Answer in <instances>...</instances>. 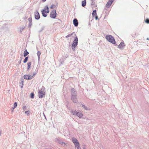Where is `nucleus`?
<instances>
[{
  "label": "nucleus",
  "mask_w": 149,
  "mask_h": 149,
  "mask_svg": "<svg viewBox=\"0 0 149 149\" xmlns=\"http://www.w3.org/2000/svg\"><path fill=\"white\" fill-rule=\"evenodd\" d=\"M75 146L76 149H81L79 143L78 144H75Z\"/></svg>",
  "instance_id": "nucleus-17"
},
{
  "label": "nucleus",
  "mask_w": 149,
  "mask_h": 149,
  "mask_svg": "<svg viewBox=\"0 0 149 149\" xmlns=\"http://www.w3.org/2000/svg\"><path fill=\"white\" fill-rule=\"evenodd\" d=\"M45 95V92L43 90L41 89L38 92V96L39 98H41L43 97Z\"/></svg>",
  "instance_id": "nucleus-5"
},
{
  "label": "nucleus",
  "mask_w": 149,
  "mask_h": 149,
  "mask_svg": "<svg viewBox=\"0 0 149 149\" xmlns=\"http://www.w3.org/2000/svg\"><path fill=\"white\" fill-rule=\"evenodd\" d=\"M145 22L147 24H149V19H146Z\"/></svg>",
  "instance_id": "nucleus-26"
},
{
  "label": "nucleus",
  "mask_w": 149,
  "mask_h": 149,
  "mask_svg": "<svg viewBox=\"0 0 149 149\" xmlns=\"http://www.w3.org/2000/svg\"><path fill=\"white\" fill-rule=\"evenodd\" d=\"M76 113H77V112H76V111H72L71 112L72 114L73 115H75V114H76Z\"/></svg>",
  "instance_id": "nucleus-27"
},
{
  "label": "nucleus",
  "mask_w": 149,
  "mask_h": 149,
  "mask_svg": "<svg viewBox=\"0 0 149 149\" xmlns=\"http://www.w3.org/2000/svg\"><path fill=\"white\" fill-rule=\"evenodd\" d=\"M71 91L72 94V96L73 95H76L75 90L74 88L72 89Z\"/></svg>",
  "instance_id": "nucleus-16"
},
{
  "label": "nucleus",
  "mask_w": 149,
  "mask_h": 149,
  "mask_svg": "<svg viewBox=\"0 0 149 149\" xmlns=\"http://www.w3.org/2000/svg\"><path fill=\"white\" fill-rule=\"evenodd\" d=\"M72 140L73 142L74 143L75 145L76 144H78L79 143L78 141L75 138H72Z\"/></svg>",
  "instance_id": "nucleus-10"
},
{
  "label": "nucleus",
  "mask_w": 149,
  "mask_h": 149,
  "mask_svg": "<svg viewBox=\"0 0 149 149\" xmlns=\"http://www.w3.org/2000/svg\"><path fill=\"white\" fill-rule=\"evenodd\" d=\"M31 62H29L27 63V65H28V68H27V70H29L30 67L31 66Z\"/></svg>",
  "instance_id": "nucleus-14"
},
{
  "label": "nucleus",
  "mask_w": 149,
  "mask_h": 149,
  "mask_svg": "<svg viewBox=\"0 0 149 149\" xmlns=\"http://www.w3.org/2000/svg\"><path fill=\"white\" fill-rule=\"evenodd\" d=\"M72 33H71V34H69L67 36H66V38H68L69 37H70V36L71 35H72Z\"/></svg>",
  "instance_id": "nucleus-29"
},
{
  "label": "nucleus",
  "mask_w": 149,
  "mask_h": 149,
  "mask_svg": "<svg viewBox=\"0 0 149 149\" xmlns=\"http://www.w3.org/2000/svg\"><path fill=\"white\" fill-rule=\"evenodd\" d=\"M35 17L37 19H39L40 18V15L38 11L34 13Z\"/></svg>",
  "instance_id": "nucleus-8"
},
{
  "label": "nucleus",
  "mask_w": 149,
  "mask_h": 149,
  "mask_svg": "<svg viewBox=\"0 0 149 149\" xmlns=\"http://www.w3.org/2000/svg\"><path fill=\"white\" fill-rule=\"evenodd\" d=\"M78 38H77L76 37L74 40L73 43L72 45V49L74 50L75 47L77 46V45L78 43Z\"/></svg>",
  "instance_id": "nucleus-3"
},
{
  "label": "nucleus",
  "mask_w": 149,
  "mask_h": 149,
  "mask_svg": "<svg viewBox=\"0 0 149 149\" xmlns=\"http://www.w3.org/2000/svg\"><path fill=\"white\" fill-rule=\"evenodd\" d=\"M23 82H22V85H21V88H22V87H23Z\"/></svg>",
  "instance_id": "nucleus-31"
},
{
  "label": "nucleus",
  "mask_w": 149,
  "mask_h": 149,
  "mask_svg": "<svg viewBox=\"0 0 149 149\" xmlns=\"http://www.w3.org/2000/svg\"><path fill=\"white\" fill-rule=\"evenodd\" d=\"M40 54H41V53L40 52L38 51L37 52V55L38 56V58H40Z\"/></svg>",
  "instance_id": "nucleus-22"
},
{
  "label": "nucleus",
  "mask_w": 149,
  "mask_h": 149,
  "mask_svg": "<svg viewBox=\"0 0 149 149\" xmlns=\"http://www.w3.org/2000/svg\"><path fill=\"white\" fill-rule=\"evenodd\" d=\"M82 6L83 7L85 6L86 5V1H83L82 2Z\"/></svg>",
  "instance_id": "nucleus-19"
},
{
  "label": "nucleus",
  "mask_w": 149,
  "mask_h": 149,
  "mask_svg": "<svg viewBox=\"0 0 149 149\" xmlns=\"http://www.w3.org/2000/svg\"><path fill=\"white\" fill-rule=\"evenodd\" d=\"M92 15H93V16L94 15H96V10H94L93 11V12L92 13Z\"/></svg>",
  "instance_id": "nucleus-20"
},
{
  "label": "nucleus",
  "mask_w": 149,
  "mask_h": 149,
  "mask_svg": "<svg viewBox=\"0 0 149 149\" xmlns=\"http://www.w3.org/2000/svg\"><path fill=\"white\" fill-rule=\"evenodd\" d=\"M17 106V103L16 102H15L14 104V107L13 108V109H14L15 108H16Z\"/></svg>",
  "instance_id": "nucleus-23"
},
{
  "label": "nucleus",
  "mask_w": 149,
  "mask_h": 149,
  "mask_svg": "<svg viewBox=\"0 0 149 149\" xmlns=\"http://www.w3.org/2000/svg\"><path fill=\"white\" fill-rule=\"evenodd\" d=\"M43 1L45 2L46 0H42Z\"/></svg>",
  "instance_id": "nucleus-33"
},
{
  "label": "nucleus",
  "mask_w": 149,
  "mask_h": 149,
  "mask_svg": "<svg viewBox=\"0 0 149 149\" xmlns=\"http://www.w3.org/2000/svg\"><path fill=\"white\" fill-rule=\"evenodd\" d=\"M95 18L96 19H98V17L96 15L95 17Z\"/></svg>",
  "instance_id": "nucleus-32"
},
{
  "label": "nucleus",
  "mask_w": 149,
  "mask_h": 149,
  "mask_svg": "<svg viewBox=\"0 0 149 149\" xmlns=\"http://www.w3.org/2000/svg\"><path fill=\"white\" fill-rule=\"evenodd\" d=\"M29 52L27 51L26 49L25 50L24 52V56L25 57L27 55L29 54Z\"/></svg>",
  "instance_id": "nucleus-18"
},
{
  "label": "nucleus",
  "mask_w": 149,
  "mask_h": 149,
  "mask_svg": "<svg viewBox=\"0 0 149 149\" xmlns=\"http://www.w3.org/2000/svg\"><path fill=\"white\" fill-rule=\"evenodd\" d=\"M73 24L74 26H77L78 24V20L77 19H75L73 20Z\"/></svg>",
  "instance_id": "nucleus-12"
},
{
  "label": "nucleus",
  "mask_w": 149,
  "mask_h": 149,
  "mask_svg": "<svg viewBox=\"0 0 149 149\" xmlns=\"http://www.w3.org/2000/svg\"><path fill=\"white\" fill-rule=\"evenodd\" d=\"M76 115L79 118H81L83 116L82 113L80 112H77Z\"/></svg>",
  "instance_id": "nucleus-11"
},
{
  "label": "nucleus",
  "mask_w": 149,
  "mask_h": 149,
  "mask_svg": "<svg viewBox=\"0 0 149 149\" xmlns=\"http://www.w3.org/2000/svg\"><path fill=\"white\" fill-rule=\"evenodd\" d=\"M28 57H26L24 59V63H26L27 61L28 60Z\"/></svg>",
  "instance_id": "nucleus-21"
},
{
  "label": "nucleus",
  "mask_w": 149,
  "mask_h": 149,
  "mask_svg": "<svg viewBox=\"0 0 149 149\" xmlns=\"http://www.w3.org/2000/svg\"><path fill=\"white\" fill-rule=\"evenodd\" d=\"M42 13L43 16L46 17L47 16V13H49V10L47 6H46L44 7V9L41 11Z\"/></svg>",
  "instance_id": "nucleus-1"
},
{
  "label": "nucleus",
  "mask_w": 149,
  "mask_h": 149,
  "mask_svg": "<svg viewBox=\"0 0 149 149\" xmlns=\"http://www.w3.org/2000/svg\"><path fill=\"white\" fill-rule=\"evenodd\" d=\"M31 98H33L34 97V93H31Z\"/></svg>",
  "instance_id": "nucleus-24"
},
{
  "label": "nucleus",
  "mask_w": 149,
  "mask_h": 149,
  "mask_svg": "<svg viewBox=\"0 0 149 149\" xmlns=\"http://www.w3.org/2000/svg\"><path fill=\"white\" fill-rule=\"evenodd\" d=\"M114 0H109L108 2L106 5V7L107 8H109L112 3Z\"/></svg>",
  "instance_id": "nucleus-7"
},
{
  "label": "nucleus",
  "mask_w": 149,
  "mask_h": 149,
  "mask_svg": "<svg viewBox=\"0 0 149 149\" xmlns=\"http://www.w3.org/2000/svg\"><path fill=\"white\" fill-rule=\"evenodd\" d=\"M71 99L74 103H77V102L76 95H73Z\"/></svg>",
  "instance_id": "nucleus-9"
},
{
  "label": "nucleus",
  "mask_w": 149,
  "mask_h": 149,
  "mask_svg": "<svg viewBox=\"0 0 149 149\" xmlns=\"http://www.w3.org/2000/svg\"><path fill=\"white\" fill-rule=\"evenodd\" d=\"M106 38L108 41L113 44H115L116 43L114 38L111 35H107L106 36Z\"/></svg>",
  "instance_id": "nucleus-2"
},
{
  "label": "nucleus",
  "mask_w": 149,
  "mask_h": 149,
  "mask_svg": "<svg viewBox=\"0 0 149 149\" xmlns=\"http://www.w3.org/2000/svg\"><path fill=\"white\" fill-rule=\"evenodd\" d=\"M56 10H53L50 13V17L52 18H55L56 16Z\"/></svg>",
  "instance_id": "nucleus-4"
},
{
  "label": "nucleus",
  "mask_w": 149,
  "mask_h": 149,
  "mask_svg": "<svg viewBox=\"0 0 149 149\" xmlns=\"http://www.w3.org/2000/svg\"><path fill=\"white\" fill-rule=\"evenodd\" d=\"M22 108L23 109V110H25V109H26V106H23L22 107Z\"/></svg>",
  "instance_id": "nucleus-28"
},
{
  "label": "nucleus",
  "mask_w": 149,
  "mask_h": 149,
  "mask_svg": "<svg viewBox=\"0 0 149 149\" xmlns=\"http://www.w3.org/2000/svg\"><path fill=\"white\" fill-rule=\"evenodd\" d=\"M25 113L27 115H29L30 113V111H25Z\"/></svg>",
  "instance_id": "nucleus-25"
},
{
  "label": "nucleus",
  "mask_w": 149,
  "mask_h": 149,
  "mask_svg": "<svg viewBox=\"0 0 149 149\" xmlns=\"http://www.w3.org/2000/svg\"><path fill=\"white\" fill-rule=\"evenodd\" d=\"M57 6V3L56 5L53 4L50 7V8L54 9L55 8H56Z\"/></svg>",
  "instance_id": "nucleus-15"
},
{
  "label": "nucleus",
  "mask_w": 149,
  "mask_h": 149,
  "mask_svg": "<svg viewBox=\"0 0 149 149\" xmlns=\"http://www.w3.org/2000/svg\"><path fill=\"white\" fill-rule=\"evenodd\" d=\"M83 107L84 108V109H86V107L85 106L82 105Z\"/></svg>",
  "instance_id": "nucleus-30"
},
{
  "label": "nucleus",
  "mask_w": 149,
  "mask_h": 149,
  "mask_svg": "<svg viewBox=\"0 0 149 149\" xmlns=\"http://www.w3.org/2000/svg\"><path fill=\"white\" fill-rule=\"evenodd\" d=\"M125 46V44L124 42H121L120 44L118 45V47L120 49H122L123 47Z\"/></svg>",
  "instance_id": "nucleus-13"
},
{
  "label": "nucleus",
  "mask_w": 149,
  "mask_h": 149,
  "mask_svg": "<svg viewBox=\"0 0 149 149\" xmlns=\"http://www.w3.org/2000/svg\"><path fill=\"white\" fill-rule=\"evenodd\" d=\"M35 74H34L32 76L29 75H25L24 76V78L26 79H31L34 77Z\"/></svg>",
  "instance_id": "nucleus-6"
}]
</instances>
